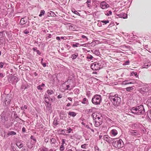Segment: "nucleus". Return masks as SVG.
<instances>
[{"mask_svg":"<svg viewBox=\"0 0 151 151\" xmlns=\"http://www.w3.org/2000/svg\"><path fill=\"white\" fill-rule=\"evenodd\" d=\"M27 22L26 20H24V18L21 19L20 22V24L21 25H23L25 24Z\"/></svg>","mask_w":151,"mask_h":151,"instance_id":"14","label":"nucleus"},{"mask_svg":"<svg viewBox=\"0 0 151 151\" xmlns=\"http://www.w3.org/2000/svg\"><path fill=\"white\" fill-rule=\"evenodd\" d=\"M56 39L58 40H60V38L59 37H56Z\"/></svg>","mask_w":151,"mask_h":151,"instance_id":"43","label":"nucleus"},{"mask_svg":"<svg viewBox=\"0 0 151 151\" xmlns=\"http://www.w3.org/2000/svg\"><path fill=\"white\" fill-rule=\"evenodd\" d=\"M91 2V1L90 0H88L87 1V2H86V3H87V4H89V3H90Z\"/></svg>","mask_w":151,"mask_h":151,"instance_id":"45","label":"nucleus"},{"mask_svg":"<svg viewBox=\"0 0 151 151\" xmlns=\"http://www.w3.org/2000/svg\"><path fill=\"white\" fill-rule=\"evenodd\" d=\"M70 105H71L70 104L68 103L67 104L66 106H70Z\"/></svg>","mask_w":151,"mask_h":151,"instance_id":"52","label":"nucleus"},{"mask_svg":"<svg viewBox=\"0 0 151 151\" xmlns=\"http://www.w3.org/2000/svg\"><path fill=\"white\" fill-rule=\"evenodd\" d=\"M68 99L70 101H72V99L70 97H68Z\"/></svg>","mask_w":151,"mask_h":151,"instance_id":"50","label":"nucleus"},{"mask_svg":"<svg viewBox=\"0 0 151 151\" xmlns=\"http://www.w3.org/2000/svg\"><path fill=\"white\" fill-rule=\"evenodd\" d=\"M51 35L50 34L49 35V36H48V37H49V38H50L51 37Z\"/></svg>","mask_w":151,"mask_h":151,"instance_id":"63","label":"nucleus"},{"mask_svg":"<svg viewBox=\"0 0 151 151\" xmlns=\"http://www.w3.org/2000/svg\"><path fill=\"white\" fill-rule=\"evenodd\" d=\"M23 107L24 109H27V106L26 105H24V106Z\"/></svg>","mask_w":151,"mask_h":151,"instance_id":"48","label":"nucleus"},{"mask_svg":"<svg viewBox=\"0 0 151 151\" xmlns=\"http://www.w3.org/2000/svg\"><path fill=\"white\" fill-rule=\"evenodd\" d=\"M112 14V12L111 11H107L106 12V13H105V15L107 16L111 15Z\"/></svg>","mask_w":151,"mask_h":151,"instance_id":"21","label":"nucleus"},{"mask_svg":"<svg viewBox=\"0 0 151 151\" xmlns=\"http://www.w3.org/2000/svg\"><path fill=\"white\" fill-rule=\"evenodd\" d=\"M102 99L101 96L99 95L98 94L94 95L91 100L92 103L95 105H99Z\"/></svg>","mask_w":151,"mask_h":151,"instance_id":"3","label":"nucleus"},{"mask_svg":"<svg viewBox=\"0 0 151 151\" xmlns=\"http://www.w3.org/2000/svg\"><path fill=\"white\" fill-rule=\"evenodd\" d=\"M45 12L44 10H41L40 11V14L39 15L40 17H41L42 16L44 15L45 14Z\"/></svg>","mask_w":151,"mask_h":151,"instance_id":"20","label":"nucleus"},{"mask_svg":"<svg viewBox=\"0 0 151 151\" xmlns=\"http://www.w3.org/2000/svg\"><path fill=\"white\" fill-rule=\"evenodd\" d=\"M53 124H54L55 125H56L57 124V121H54V122H53Z\"/></svg>","mask_w":151,"mask_h":151,"instance_id":"41","label":"nucleus"},{"mask_svg":"<svg viewBox=\"0 0 151 151\" xmlns=\"http://www.w3.org/2000/svg\"><path fill=\"white\" fill-rule=\"evenodd\" d=\"M78 54L72 55H71V58L73 59H75L76 58V57L78 56Z\"/></svg>","mask_w":151,"mask_h":151,"instance_id":"25","label":"nucleus"},{"mask_svg":"<svg viewBox=\"0 0 151 151\" xmlns=\"http://www.w3.org/2000/svg\"><path fill=\"white\" fill-rule=\"evenodd\" d=\"M22 141V140H17L16 141V145L20 149L22 148L23 146Z\"/></svg>","mask_w":151,"mask_h":151,"instance_id":"9","label":"nucleus"},{"mask_svg":"<svg viewBox=\"0 0 151 151\" xmlns=\"http://www.w3.org/2000/svg\"><path fill=\"white\" fill-rule=\"evenodd\" d=\"M82 151H89V150H87V151H86L85 150H83Z\"/></svg>","mask_w":151,"mask_h":151,"instance_id":"64","label":"nucleus"},{"mask_svg":"<svg viewBox=\"0 0 151 151\" xmlns=\"http://www.w3.org/2000/svg\"><path fill=\"white\" fill-rule=\"evenodd\" d=\"M36 52H37V53L39 55H40L41 53V52L39 50H36Z\"/></svg>","mask_w":151,"mask_h":151,"instance_id":"42","label":"nucleus"},{"mask_svg":"<svg viewBox=\"0 0 151 151\" xmlns=\"http://www.w3.org/2000/svg\"><path fill=\"white\" fill-rule=\"evenodd\" d=\"M91 68L93 70H97L100 69V65L99 63H94L91 65Z\"/></svg>","mask_w":151,"mask_h":151,"instance_id":"5","label":"nucleus"},{"mask_svg":"<svg viewBox=\"0 0 151 151\" xmlns=\"http://www.w3.org/2000/svg\"><path fill=\"white\" fill-rule=\"evenodd\" d=\"M103 139L107 142H108L109 141V137L107 135H104L103 137Z\"/></svg>","mask_w":151,"mask_h":151,"instance_id":"17","label":"nucleus"},{"mask_svg":"<svg viewBox=\"0 0 151 151\" xmlns=\"http://www.w3.org/2000/svg\"><path fill=\"white\" fill-rule=\"evenodd\" d=\"M133 89L132 87H129L126 88V90L128 91H130L131 90H133Z\"/></svg>","mask_w":151,"mask_h":151,"instance_id":"24","label":"nucleus"},{"mask_svg":"<svg viewBox=\"0 0 151 151\" xmlns=\"http://www.w3.org/2000/svg\"><path fill=\"white\" fill-rule=\"evenodd\" d=\"M128 84H131L132 83V82H128Z\"/></svg>","mask_w":151,"mask_h":151,"instance_id":"61","label":"nucleus"},{"mask_svg":"<svg viewBox=\"0 0 151 151\" xmlns=\"http://www.w3.org/2000/svg\"><path fill=\"white\" fill-rule=\"evenodd\" d=\"M65 149L64 145H61L60 148V150L61 151H63Z\"/></svg>","mask_w":151,"mask_h":151,"instance_id":"27","label":"nucleus"},{"mask_svg":"<svg viewBox=\"0 0 151 151\" xmlns=\"http://www.w3.org/2000/svg\"><path fill=\"white\" fill-rule=\"evenodd\" d=\"M102 137V136H101V135H99V139H101V138Z\"/></svg>","mask_w":151,"mask_h":151,"instance_id":"60","label":"nucleus"},{"mask_svg":"<svg viewBox=\"0 0 151 151\" xmlns=\"http://www.w3.org/2000/svg\"><path fill=\"white\" fill-rule=\"evenodd\" d=\"M95 121H101V122H102V118H101V119H96L95 120Z\"/></svg>","mask_w":151,"mask_h":151,"instance_id":"44","label":"nucleus"},{"mask_svg":"<svg viewBox=\"0 0 151 151\" xmlns=\"http://www.w3.org/2000/svg\"><path fill=\"white\" fill-rule=\"evenodd\" d=\"M128 81H125L123 82L122 84L124 85L128 84Z\"/></svg>","mask_w":151,"mask_h":151,"instance_id":"31","label":"nucleus"},{"mask_svg":"<svg viewBox=\"0 0 151 151\" xmlns=\"http://www.w3.org/2000/svg\"><path fill=\"white\" fill-rule=\"evenodd\" d=\"M40 85L41 86V87H44L45 86V84L44 83H42Z\"/></svg>","mask_w":151,"mask_h":151,"instance_id":"51","label":"nucleus"},{"mask_svg":"<svg viewBox=\"0 0 151 151\" xmlns=\"http://www.w3.org/2000/svg\"><path fill=\"white\" fill-rule=\"evenodd\" d=\"M66 87H67V88L68 89L69 88V87H70L69 85H67L66 86Z\"/></svg>","mask_w":151,"mask_h":151,"instance_id":"55","label":"nucleus"},{"mask_svg":"<svg viewBox=\"0 0 151 151\" xmlns=\"http://www.w3.org/2000/svg\"><path fill=\"white\" fill-rule=\"evenodd\" d=\"M109 98L113 104L115 106H119L121 102V98L118 96V94L114 93L110 94Z\"/></svg>","mask_w":151,"mask_h":151,"instance_id":"1","label":"nucleus"},{"mask_svg":"<svg viewBox=\"0 0 151 151\" xmlns=\"http://www.w3.org/2000/svg\"><path fill=\"white\" fill-rule=\"evenodd\" d=\"M4 77L3 74L2 73H0V77Z\"/></svg>","mask_w":151,"mask_h":151,"instance_id":"47","label":"nucleus"},{"mask_svg":"<svg viewBox=\"0 0 151 151\" xmlns=\"http://www.w3.org/2000/svg\"><path fill=\"white\" fill-rule=\"evenodd\" d=\"M88 102V99L86 98H84L81 102L83 104H87Z\"/></svg>","mask_w":151,"mask_h":151,"instance_id":"15","label":"nucleus"},{"mask_svg":"<svg viewBox=\"0 0 151 151\" xmlns=\"http://www.w3.org/2000/svg\"><path fill=\"white\" fill-rule=\"evenodd\" d=\"M67 151H73V150L71 149H69L67 150Z\"/></svg>","mask_w":151,"mask_h":151,"instance_id":"57","label":"nucleus"},{"mask_svg":"<svg viewBox=\"0 0 151 151\" xmlns=\"http://www.w3.org/2000/svg\"><path fill=\"white\" fill-rule=\"evenodd\" d=\"M68 114L69 115L73 117L75 116L76 114V113L75 112L71 111L69 112Z\"/></svg>","mask_w":151,"mask_h":151,"instance_id":"13","label":"nucleus"},{"mask_svg":"<svg viewBox=\"0 0 151 151\" xmlns=\"http://www.w3.org/2000/svg\"><path fill=\"white\" fill-rule=\"evenodd\" d=\"M37 88L38 89H39V90H42V87H41V86L40 85L37 86Z\"/></svg>","mask_w":151,"mask_h":151,"instance_id":"36","label":"nucleus"},{"mask_svg":"<svg viewBox=\"0 0 151 151\" xmlns=\"http://www.w3.org/2000/svg\"><path fill=\"white\" fill-rule=\"evenodd\" d=\"M111 128V127H110ZM119 129V128L117 127H111V129L110 132V133L111 135L113 136H116L118 133V130Z\"/></svg>","mask_w":151,"mask_h":151,"instance_id":"6","label":"nucleus"},{"mask_svg":"<svg viewBox=\"0 0 151 151\" xmlns=\"http://www.w3.org/2000/svg\"><path fill=\"white\" fill-rule=\"evenodd\" d=\"M87 5L88 7L90 6L91 5L89 4H87Z\"/></svg>","mask_w":151,"mask_h":151,"instance_id":"58","label":"nucleus"},{"mask_svg":"<svg viewBox=\"0 0 151 151\" xmlns=\"http://www.w3.org/2000/svg\"><path fill=\"white\" fill-rule=\"evenodd\" d=\"M26 129L24 127H23L22 128V132H25Z\"/></svg>","mask_w":151,"mask_h":151,"instance_id":"39","label":"nucleus"},{"mask_svg":"<svg viewBox=\"0 0 151 151\" xmlns=\"http://www.w3.org/2000/svg\"><path fill=\"white\" fill-rule=\"evenodd\" d=\"M81 37L83 38H86V39L87 41L88 40V38L86 36H85L84 35H82V36H81Z\"/></svg>","mask_w":151,"mask_h":151,"instance_id":"37","label":"nucleus"},{"mask_svg":"<svg viewBox=\"0 0 151 151\" xmlns=\"http://www.w3.org/2000/svg\"><path fill=\"white\" fill-rule=\"evenodd\" d=\"M87 58L88 59L91 60L93 58V57L91 55H90L87 57Z\"/></svg>","mask_w":151,"mask_h":151,"instance_id":"32","label":"nucleus"},{"mask_svg":"<svg viewBox=\"0 0 151 151\" xmlns=\"http://www.w3.org/2000/svg\"><path fill=\"white\" fill-rule=\"evenodd\" d=\"M87 144H84L83 145H82L81 146V148L85 149L87 148Z\"/></svg>","mask_w":151,"mask_h":151,"instance_id":"22","label":"nucleus"},{"mask_svg":"<svg viewBox=\"0 0 151 151\" xmlns=\"http://www.w3.org/2000/svg\"><path fill=\"white\" fill-rule=\"evenodd\" d=\"M112 145L114 147L119 149L123 146L124 143L122 139H117L113 141Z\"/></svg>","mask_w":151,"mask_h":151,"instance_id":"4","label":"nucleus"},{"mask_svg":"<svg viewBox=\"0 0 151 151\" xmlns=\"http://www.w3.org/2000/svg\"><path fill=\"white\" fill-rule=\"evenodd\" d=\"M91 116L94 120L96 119H101V118H102L101 115L99 113L95 112L93 113Z\"/></svg>","mask_w":151,"mask_h":151,"instance_id":"7","label":"nucleus"},{"mask_svg":"<svg viewBox=\"0 0 151 151\" xmlns=\"http://www.w3.org/2000/svg\"><path fill=\"white\" fill-rule=\"evenodd\" d=\"M0 67L1 68H2L3 67L4 63L1 62L0 63Z\"/></svg>","mask_w":151,"mask_h":151,"instance_id":"38","label":"nucleus"},{"mask_svg":"<svg viewBox=\"0 0 151 151\" xmlns=\"http://www.w3.org/2000/svg\"><path fill=\"white\" fill-rule=\"evenodd\" d=\"M33 140H34L35 142H36V139H35L34 138V139H33Z\"/></svg>","mask_w":151,"mask_h":151,"instance_id":"59","label":"nucleus"},{"mask_svg":"<svg viewBox=\"0 0 151 151\" xmlns=\"http://www.w3.org/2000/svg\"><path fill=\"white\" fill-rule=\"evenodd\" d=\"M50 143L52 144V143L54 144L56 142V140L54 138H52L50 140Z\"/></svg>","mask_w":151,"mask_h":151,"instance_id":"26","label":"nucleus"},{"mask_svg":"<svg viewBox=\"0 0 151 151\" xmlns=\"http://www.w3.org/2000/svg\"><path fill=\"white\" fill-rule=\"evenodd\" d=\"M21 109L22 110H24V108L23 107H21Z\"/></svg>","mask_w":151,"mask_h":151,"instance_id":"62","label":"nucleus"},{"mask_svg":"<svg viewBox=\"0 0 151 151\" xmlns=\"http://www.w3.org/2000/svg\"><path fill=\"white\" fill-rule=\"evenodd\" d=\"M131 112L133 113H137L138 114H143L145 111L143 106L142 105L136 107H133L131 109Z\"/></svg>","mask_w":151,"mask_h":151,"instance_id":"2","label":"nucleus"},{"mask_svg":"<svg viewBox=\"0 0 151 151\" xmlns=\"http://www.w3.org/2000/svg\"><path fill=\"white\" fill-rule=\"evenodd\" d=\"M33 50L34 51H36V50H37V48L36 47H34L33 48Z\"/></svg>","mask_w":151,"mask_h":151,"instance_id":"46","label":"nucleus"},{"mask_svg":"<svg viewBox=\"0 0 151 151\" xmlns=\"http://www.w3.org/2000/svg\"><path fill=\"white\" fill-rule=\"evenodd\" d=\"M109 7V5L104 1L101 2L100 4V7L103 9H106Z\"/></svg>","mask_w":151,"mask_h":151,"instance_id":"8","label":"nucleus"},{"mask_svg":"<svg viewBox=\"0 0 151 151\" xmlns=\"http://www.w3.org/2000/svg\"><path fill=\"white\" fill-rule=\"evenodd\" d=\"M82 46L83 45H80L79 43L78 42L76 43L75 44H73L72 45V47H77L78 46Z\"/></svg>","mask_w":151,"mask_h":151,"instance_id":"19","label":"nucleus"},{"mask_svg":"<svg viewBox=\"0 0 151 151\" xmlns=\"http://www.w3.org/2000/svg\"><path fill=\"white\" fill-rule=\"evenodd\" d=\"M102 123V122H101V121H95L94 124L95 126L96 127H98L101 125Z\"/></svg>","mask_w":151,"mask_h":151,"instance_id":"12","label":"nucleus"},{"mask_svg":"<svg viewBox=\"0 0 151 151\" xmlns=\"http://www.w3.org/2000/svg\"><path fill=\"white\" fill-rule=\"evenodd\" d=\"M125 63H126V64L128 65L129 63V61L127 60V61Z\"/></svg>","mask_w":151,"mask_h":151,"instance_id":"49","label":"nucleus"},{"mask_svg":"<svg viewBox=\"0 0 151 151\" xmlns=\"http://www.w3.org/2000/svg\"><path fill=\"white\" fill-rule=\"evenodd\" d=\"M47 93L49 95H51L54 93L53 90L51 89H48L47 91Z\"/></svg>","mask_w":151,"mask_h":151,"instance_id":"18","label":"nucleus"},{"mask_svg":"<svg viewBox=\"0 0 151 151\" xmlns=\"http://www.w3.org/2000/svg\"><path fill=\"white\" fill-rule=\"evenodd\" d=\"M41 63L44 67H45L46 66V63H44L42 61H41Z\"/></svg>","mask_w":151,"mask_h":151,"instance_id":"34","label":"nucleus"},{"mask_svg":"<svg viewBox=\"0 0 151 151\" xmlns=\"http://www.w3.org/2000/svg\"><path fill=\"white\" fill-rule=\"evenodd\" d=\"M62 97V95H58L57 96V98L58 99H60Z\"/></svg>","mask_w":151,"mask_h":151,"instance_id":"40","label":"nucleus"},{"mask_svg":"<svg viewBox=\"0 0 151 151\" xmlns=\"http://www.w3.org/2000/svg\"><path fill=\"white\" fill-rule=\"evenodd\" d=\"M129 134L133 136H135L138 134V132L136 130H130L129 132Z\"/></svg>","mask_w":151,"mask_h":151,"instance_id":"11","label":"nucleus"},{"mask_svg":"<svg viewBox=\"0 0 151 151\" xmlns=\"http://www.w3.org/2000/svg\"><path fill=\"white\" fill-rule=\"evenodd\" d=\"M11 100V97L9 96H7L5 99V103L6 105H8L10 103Z\"/></svg>","mask_w":151,"mask_h":151,"instance_id":"10","label":"nucleus"},{"mask_svg":"<svg viewBox=\"0 0 151 151\" xmlns=\"http://www.w3.org/2000/svg\"><path fill=\"white\" fill-rule=\"evenodd\" d=\"M24 33L26 34H28L29 33V31L27 30V29H26L24 31Z\"/></svg>","mask_w":151,"mask_h":151,"instance_id":"33","label":"nucleus"},{"mask_svg":"<svg viewBox=\"0 0 151 151\" xmlns=\"http://www.w3.org/2000/svg\"><path fill=\"white\" fill-rule=\"evenodd\" d=\"M72 12L76 14H79V13L75 9H73L72 10Z\"/></svg>","mask_w":151,"mask_h":151,"instance_id":"29","label":"nucleus"},{"mask_svg":"<svg viewBox=\"0 0 151 151\" xmlns=\"http://www.w3.org/2000/svg\"><path fill=\"white\" fill-rule=\"evenodd\" d=\"M150 117L151 118V109L150 110Z\"/></svg>","mask_w":151,"mask_h":151,"instance_id":"54","label":"nucleus"},{"mask_svg":"<svg viewBox=\"0 0 151 151\" xmlns=\"http://www.w3.org/2000/svg\"><path fill=\"white\" fill-rule=\"evenodd\" d=\"M16 134V132H15L12 131L8 132L7 133V135L8 136L13 135Z\"/></svg>","mask_w":151,"mask_h":151,"instance_id":"16","label":"nucleus"},{"mask_svg":"<svg viewBox=\"0 0 151 151\" xmlns=\"http://www.w3.org/2000/svg\"><path fill=\"white\" fill-rule=\"evenodd\" d=\"M61 145H64L65 143V140L64 139H63L62 140Z\"/></svg>","mask_w":151,"mask_h":151,"instance_id":"35","label":"nucleus"},{"mask_svg":"<svg viewBox=\"0 0 151 151\" xmlns=\"http://www.w3.org/2000/svg\"><path fill=\"white\" fill-rule=\"evenodd\" d=\"M72 130V129L69 127L68 129L66 130V132L69 133H70Z\"/></svg>","mask_w":151,"mask_h":151,"instance_id":"30","label":"nucleus"},{"mask_svg":"<svg viewBox=\"0 0 151 151\" xmlns=\"http://www.w3.org/2000/svg\"><path fill=\"white\" fill-rule=\"evenodd\" d=\"M132 73H134V74L135 76H136V75H137V73H136V72H132Z\"/></svg>","mask_w":151,"mask_h":151,"instance_id":"53","label":"nucleus"},{"mask_svg":"<svg viewBox=\"0 0 151 151\" xmlns=\"http://www.w3.org/2000/svg\"><path fill=\"white\" fill-rule=\"evenodd\" d=\"M101 22L104 23L105 24H106L109 22V20H102L101 21Z\"/></svg>","mask_w":151,"mask_h":151,"instance_id":"28","label":"nucleus"},{"mask_svg":"<svg viewBox=\"0 0 151 151\" xmlns=\"http://www.w3.org/2000/svg\"><path fill=\"white\" fill-rule=\"evenodd\" d=\"M30 138L32 139H33L34 138H33V137L32 135L31 136Z\"/></svg>","mask_w":151,"mask_h":151,"instance_id":"56","label":"nucleus"},{"mask_svg":"<svg viewBox=\"0 0 151 151\" xmlns=\"http://www.w3.org/2000/svg\"><path fill=\"white\" fill-rule=\"evenodd\" d=\"M40 151H47V149L45 147H41L40 149Z\"/></svg>","mask_w":151,"mask_h":151,"instance_id":"23","label":"nucleus"}]
</instances>
